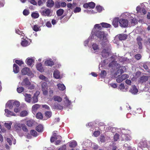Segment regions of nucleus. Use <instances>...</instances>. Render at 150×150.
<instances>
[{
  "label": "nucleus",
  "instance_id": "obj_51",
  "mask_svg": "<svg viewBox=\"0 0 150 150\" xmlns=\"http://www.w3.org/2000/svg\"><path fill=\"white\" fill-rule=\"evenodd\" d=\"M116 81L118 83H120L123 80V79H122L121 76L117 77L116 79Z\"/></svg>",
  "mask_w": 150,
  "mask_h": 150
},
{
  "label": "nucleus",
  "instance_id": "obj_32",
  "mask_svg": "<svg viewBox=\"0 0 150 150\" xmlns=\"http://www.w3.org/2000/svg\"><path fill=\"white\" fill-rule=\"evenodd\" d=\"M106 74L107 73L106 71L105 70H103L101 71L100 75L101 78H104L106 76Z\"/></svg>",
  "mask_w": 150,
  "mask_h": 150
},
{
  "label": "nucleus",
  "instance_id": "obj_42",
  "mask_svg": "<svg viewBox=\"0 0 150 150\" xmlns=\"http://www.w3.org/2000/svg\"><path fill=\"white\" fill-rule=\"evenodd\" d=\"M130 22L131 24H136L137 23L136 19L133 17H132L130 20Z\"/></svg>",
  "mask_w": 150,
  "mask_h": 150
},
{
  "label": "nucleus",
  "instance_id": "obj_48",
  "mask_svg": "<svg viewBox=\"0 0 150 150\" xmlns=\"http://www.w3.org/2000/svg\"><path fill=\"white\" fill-rule=\"evenodd\" d=\"M30 13L29 11L28 10L25 9L23 11V14L24 15L26 16L29 14Z\"/></svg>",
  "mask_w": 150,
  "mask_h": 150
},
{
  "label": "nucleus",
  "instance_id": "obj_36",
  "mask_svg": "<svg viewBox=\"0 0 150 150\" xmlns=\"http://www.w3.org/2000/svg\"><path fill=\"white\" fill-rule=\"evenodd\" d=\"M21 44L23 46L26 47L29 45V43L28 41L26 40H24L21 42Z\"/></svg>",
  "mask_w": 150,
  "mask_h": 150
},
{
  "label": "nucleus",
  "instance_id": "obj_44",
  "mask_svg": "<svg viewBox=\"0 0 150 150\" xmlns=\"http://www.w3.org/2000/svg\"><path fill=\"white\" fill-rule=\"evenodd\" d=\"M13 107L18 108L20 105V103L18 101H15L13 103Z\"/></svg>",
  "mask_w": 150,
  "mask_h": 150
},
{
  "label": "nucleus",
  "instance_id": "obj_29",
  "mask_svg": "<svg viewBox=\"0 0 150 150\" xmlns=\"http://www.w3.org/2000/svg\"><path fill=\"white\" fill-rule=\"evenodd\" d=\"M64 10L62 9H59L57 11V14L58 16H61L64 13Z\"/></svg>",
  "mask_w": 150,
  "mask_h": 150
},
{
  "label": "nucleus",
  "instance_id": "obj_25",
  "mask_svg": "<svg viewBox=\"0 0 150 150\" xmlns=\"http://www.w3.org/2000/svg\"><path fill=\"white\" fill-rule=\"evenodd\" d=\"M53 98L54 101H57L59 102H61L62 100V99L61 97L57 96H54Z\"/></svg>",
  "mask_w": 150,
  "mask_h": 150
},
{
  "label": "nucleus",
  "instance_id": "obj_26",
  "mask_svg": "<svg viewBox=\"0 0 150 150\" xmlns=\"http://www.w3.org/2000/svg\"><path fill=\"white\" fill-rule=\"evenodd\" d=\"M54 4V3L52 0H48L47 1V6L51 7L53 6Z\"/></svg>",
  "mask_w": 150,
  "mask_h": 150
},
{
  "label": "nucleus",
  "instance_id": "obj_28",
  "mask_svg": "<svg viewBox=\"0 0 150 150\" xmlns=\"http://www.w3.org/2000/svg\"><path fill=\"white\" fill-rule=\"evenodd\" d=\"M32 103H35L38 101V96L35 94H34L32 98Z\"/></svg>",
  "mask_w": 150,
  "mask_h": 150
},
{
  "label": "nucleus",
  "instance_id": "obj_60",
  "mask_svg": "<svg viewBox=\"0 0 150 150\" xmlns=\"http://www.w3.org/2000/svg\"><path fill=\"white\" fill-rule=\"evenodd\" d=\"M81 11V9L80 7H76L74 10V13L79 12Z\"/></svg>",
  "mask_w": 150,
  "mask_h": 150
},
{
  "label": "nucleus",
  "instance_id": "obj_3",
  "mask_svg": "<svg viewBox=\"0 0 150 150\" xmlns=\"http://www.w3.org/2000/svg\"><path fill=\"white\" fill-rule=\"evenodd\" d=\"M119 23L120 26L122 27H126L128 26V20L125 19H121L119 21Z\"/></svg>",
  "mask_w": 150,
  "mask_h": 150
},
{
  "label": "nucleus",
  "instance_id": "obj_59",
  "mask_svg": "<svg viewBox=\"0 0 150 150\" xmlns=\"http://www.w3.org/2000/svg\"><path fill=\"white\" fill-rule=\"evenodd\" d=\"M57 139V137H55L52 136L50 138V141L51 142L53 143L54 141Z\"/></svg>",
  "mask_w": 150,
  "mask_h": 150
},
{
  "label": "nucleus",
  "instance_id": "obj_20",
  "mask_svg": "<svg viewBox=\"0 0 150 150\" xmlns=\"http://www.w3.org/2000/svg\"><path fill=\"white\" fill-rule=\"evenodd\" d=\"M127 35L120 34L119 35L118 37L120 40H126L127 39Z\"/></svg>",
  "mask_w": 150,
  "mask_h": 150
},
{
  "label": "nucleus",
  "instance_id": "obj_52",
  "mask_svg": "<svg viewBox=\"0 0 150 150\" xmlns=\"http://www.w3.org/2000/svg\"><path fill=\"white\" fill-rule=\"evenodd\" d=\"M39 28L38 25H36L34 26L33 29L34 31L37 32L39 31Z\"/></svg>",
  "mask_w": 150,
  "mask_h": 150
},
{
  "label": "nucleus",
  "instance_id": "obj_23",
  "mask_svg": "<svg viewBox=\"0 0 150 150\" xmlns=\"http://www.w3.org/2000/svg\"><path fill=\"white\" fill-rule=\"evenodd\" d=\"M77 145L76 142L75 141H71L69 144V147L71 148H74Z\"/></svg>",
  "mask_w": 150,
  "mask_h": 150
},
{
  "label": "nucleus",
  "instance_id": "obj_12",
  "mask_svg": "<svg viewBox=\"0 0 150 150\" xmlns=\"http://www.w3.org/2000/svg\"><path fill=\"white\" fill-rule=\"evenodd\" d=\"M36 67L37 70L40 72H42L44 71V69L41 63H39L37 64L36 65Z\"/></svg>",
  "mask_w": 150,
  "mask_h": 150
},
{
  "label": "nucleus",
  "instance_id": "obj_16",
  "mask_svg": "<svg viewBox=\"0 0 150 150\" xmlns=\"http://www.w3.org/2000/svg\"><path fill=\"white\" fill-rule=\"evenodd\" d=\"M45 64L46 66L52 67L54 64L53 62L50 59L47 60L45 62Z\"/></svg>",
  "mask_w": 150,
  "mask_h": 150
},
{
  "label": "nucleus",
  "instance_id": "obj_7",
  "mask_svg": "<svg viewBox=\"0 0 150 150\" xmlns=\"http://www.w3.org/2000/svg\"><path fill=\"white\" fill-rule=\"evenodd\" d=\"M30 84V83L29 81L28 78H25L23 81L21 83V85L24 86H28Z\"/></svg>",
  "mask_w": 150,
  "mask_h": 150
},
{
  "label": "nucleus",
  "instance_id": "obj_61",
  "mask_svg": "<svg viewBox=\"0 0 150 150\" xmlns=\"http://www.w3.org/2000/svg\"><path fill=\"white\" fill-rule=\"evenodd\" d=\"M42 93L44 95L46 96L48 94V89L44 90H42Z\"/></svg>",
  "mask_w": 150,
  "mask_h": 150
},
{
  "label": "nucleus",
  "instance_id": "obj_13",
  "mask_svg": "<svg viewBox=\"0 0 150 150\" xmlns=\"http://www.w3.org/2000/svg\"><path fill=\"white\" fill-rule=\"evenodd\" d=\"M123 70L122 69H118L116 72L114 74V77L115 78H117L118 76H119L123 72Z\"/></svg>",
  "mask_w": 150,
  "mask_h": 150
},
{
  "label": "nucleus",
  "instance_id": "obj_56",
  "mask_svg": "<svg viewBox=\"0 0 150 150\" xmlns=\"http://www.w3.org/2000/svg\"><path fill=\"white\" fill-rule=\"evenodd\" d=\"M99 140L101 142H104L105 141V137L103 136H101L99 138Z\"/></svg>",
  "mask_w": 150,
  "mask_h": 150
},
{
  "label": "nucleus",
  "instance_id": "obj_30",
  "mask_svg": "<svg viewBox=\"0 0 150 150\" xmlns=\"http://www.w3.org/2000/svg\"><path fill=\"white\" fill-rule=\"evenodd\" d=\"M100 25L103 28H109L111 26L110 24L105 23H100Z\"/></svg>",
  "mask_w": 150,
  "mask_h": 150
},
{
  "label": "nucleus",
  "instance_id": "obj_46",
  "mask_svg": "<svg viewBox=\"0 0 150 150\" xmlns=\"http://www.w3.org/2000/svg\"><path fill=\"white\" fill-rule=\"evenodd\" d=\"M15 62L16 64H17L20 66H21L24 63L22 61L18 60H16Z\"/></svg>",
  "mask_w": 150,
  "mask_h": 150
},
{
  "label": "nucleus",
  "instance_id": "obj_40",
  "mask_svg": "<svg viewBox=\"0 0 150 150\" xmlns=\"http://www.w3.org/2000/svg\"><path fill=\"white\" fill-rule=\"evenodd\" d=\"M40 107V105L38 104H35L32 107V109L33 110H37Z\"/></svg>",
  "mask_w": 150,
  "mask_h": 150
},
{
  "label": "nucleus",
  "instance_id": "obj_8",
  "mask_svg": "<svg viewBox=\"0 0 150 150\" xmlns=\"http://www.w3.org/2000/svg\"><path fill=\"white\" fill-rule=\"evenodd\" d=\"M40 12L42 16H48L50 13V11L48 9H45L44 10L41 11Z\"/></svg>",
  "mask_w": 150,
  "mask_h": 150
},
{
  "label": "nucleus",
  "instance_id": "obj_1",
  "mask_svg": "<svg viewBox=\"0 0 150 150\" xmlns=\"http://www.w3.org/2000/svg\"><path fill=\"white\" fill-rule=\"evenodd\" d=\"M95 35L101 40H107V35L103 31H97L95 32Z\"/></svg>",
  "mask_w": 150,
  "mask_h": 150
},
{
  "label": "nucleus",
  "instance_id": "obj_21",
  "mask_svg": "<svg viewBox=\"0 0 150 150\" xmlns=\"http://www.w3.org/2000/svg\"><path fill=\"white\" fill-rule=\"evenodd\" d=\"M57 86L59 89L62 91H64L66 88L65 86L63 84L59 83Z\"/></svg>",
  "mask_w": 150,
  "mask_h": 150
},
{
  "label": "nucleus",
  "instance_id": "obj_33",
  "mask_svg": "<svg viewBox=\"0 0 150 150\" xmlns=\"http://www.w3.org/2000/svg\"><path fill=\"white\" fill-rule=\"evenodd\" d=\"M34 122L33 120H30L27 121V125L29 127H31L33 125Z\"/></svg>",
  "mask_w": 150,
  "mask_h": 150
},
{
  "label": "nucleus",
  "instance_id": "obj_49",
  "mask_svg": "<svg viewBox=\"0 0 150 150\" xmlns=\"http://www.w3.org/2000/svg\"><path fill=\"white\" fill-rule=\"evenodd\" d=\"M100 24H96L94 26V28L96 29L101 30L102 28L101 26L100 25Z\"/></svg>",
  "mask_w": 150,
  "mask_h": 150
},
{
  "label": "nucleus",
  "instance_id": "obj_53",
  "mask_svg": "<svg viewBox=\"0 0 150 150\" xmlns=\"http://www.w3.org/2000/svg\"><path fill=\"white\" fill-rule=\"evenodd\" d=\"M121 76H122V79H123V80L126 79L129 77V76L128 74H124Z\"/></svg>",
  "mask_w": 150,
  "mask_h": 150
},
{
  "label": "nucleus",
  "instance_id": "obj_15",
  "mask_svg": "<svg viewBox=\"0 0 150 150\" xmlns=\"http://www.w3.org/2000/svg\"><path fill=\"white\" fill-rule=\"evenodd\" d=\"M25 100L28 103H30L31 99V96L30 94H25L24 95Z\"/></svg>",
  "mask_w": 150,
  "mask_h": 150
},
{
  "label": "nucleus",
  "instance_id": "obj_27",
  "mask_svg": "<svg viewBox=\"0 0 150 150\" xmlns=\"http://www.w3.org/2000/svg\"><path fill=\"white\" fill-rule=\"evenodd\" d=\"M48 86L47 83L45 82H42L41 84L42 91L45 89H47Z\"/></svg>",
  "mask_w": 150,
  "mask_h": 150
},
{
  "label": "nucleus",
  "instance_id": "obj_62",
  "mask_svg": "<svg viewBox=\"0 0 150 150\" xmlns=\"http://www.w3.org/2000/svg\"><path fill=\"white\" fill-rule=\"evenodd\" d=\"M119 88L120 90H122L124 89L125 86L124 84L122 83H121L119 86Z\"/></svg>",
  "mask_w": 150,
  "mask_h": 150
},
{
  "label": "nucleus",
  "instance_id": "obj_37",
  "mask_svg": "<svg viewBox=\"0 0 150 150\" xmlns=\"http://www.w3.org/2000/svg\"><path fill=\"white\" fill-rule=\"evenodd\" d=\"M28 114L26 110L22 111L20 114V115L21 117H25Z\"/></svg>",
  "mask_w": 150,
  "mask_h": 150
},
{
  "label": "nucleus",
  "instance_id": "obj_10",
  "mask_svg": "<svg viewBox=\"0 0 150 150\" xmlns=\"http://www.w3.org/2000/svg\"><path fill=\"white\" fill-rule=\"evenodd\" d=\"M35 60L32 58H28L25 60V63L29 66H30L34 63Z\"/></svg>",
  "mask_w": 150,
  "mask_h": 150
},
{
  "label": "nucleus",
  "instance_id": "obj_9",
  "mask_svg": "<svg viewBox=\"0 0 150 150\" xmlns=\"http://www.w3.org/2000/svg\"><path fill=\"white\" fill-rule=\"evenodd\" d=\"M136 40L137 42V44L139 45V49H141L142 48V45L141 41H142L143 40L140 36H138L137 39Z\"/></svg>",
  "mask_w": 150,
  "mask_h": 150
},
{
  "label": "nucleus",
  "instance_id": "obj_41",
  "mask_svg": "<svg viewBox=\"0 0 150 150\" xmlns=\"http://www.w3.org/2000/svg\"><path fill=\"white\" fill-rule=\"evenodd\" d=\"M88 5H89V8H94L95 4L93 2H91L88 3Z\"/></svg>",
  "mask_w": 150,
  "mask_h": 150
},
{
  "label": "nucleus",
  "instance_id": "obj_38",
  "mask_svg": "<svg viewBox=\"0 0 150 150\" xmlns=\"http://www.w3.org/2000/svg\"><path fill=\"white\" fill-rule=\"evenodd\" d=\"M30 133L32 135L35 137H36L38 135L37 132L34 130H31Z\"/></svg>",
  "mask_w": 150,
  "mask_h": 150
},
{
  "label": "nucleus",
  "instance_id": "obj_57",
  "mask_svg": "<svg viewBox=\"0 0 150 150\" xmlns=\"http://www.w3.org/2000/svg\"><path fill=\"white\" fill-rule=\"evenodd\" d=\"M4 125L5 127L8 129H10L11 128V125L10 124L5 123Z\"/></svg>",
  "mask_w": 150,
  "mask_h": 150
},
{
  "label": "nucleus",
  "instance_id": "obj_4",
  "mask_svg": "<svg viewBox=\"0 0 150 150\" xmlns=\"http://www.w3.org/2000/svg\"><path fill=\"white\" fill-rule=\"evenodd\" d=\"M149 79V77L147 76L143 75L138 79V82L141 84L146 82Z\"/></svg>",
  "mask_w": 150,
  "mask_h": 150
},
{
  "label": "nucleus",
  "instance_id": "obj_45",
  "mask_svg": "<svg viewBox=\"0 0 150 150\" xmlns=\"http://www.w3.org/2000/svg\"><path fill=\"white\" fill-rule=\"evenodd\" d=\"M36 117L37 118L41 119L43 118V115L41 112H39L36 114Z\"/></svg>",
  "mask_w": 150,
  "mask_h": 150
},
{
  "label": "nucleus",
  "instance_id": "obj_39",
  "mask_svg": "<svg viewBox=\"0 0 150 150\" xmlns=\"http://www.w3.org/2000/svg\"><path fill=\"white\" fill-rule=\"evenodd\" d=\"M24 90V88L23 87H18L17 88V92L19 93H22L23 91Z\"/></svg>",
  "mask_w": 150,
  "mask_h": 150
},
{
  "label": "nucleus",
  "instance_id": "obj_64",
  "mask_svg": "<svg viewBox=\"0 0 150 150\" xmlns=\"http://www.w3.org/2000/svg\"><path fill=\"white\" fill-rule=\"evenodd\" d=\"M42 107L43 108H44L45 109H47V110H49L50 109V108L47 105H42Z\"/></svg>",
  "mask_w": 150,
  "mask_h": 150
},
{
  "label": "nucleus",
  "instance_id": "obj_54",
  "mask_svg": "<svg viewBox=\"0 0 150 150\" xmlns=\"http://www.w3.org/2000/svg\"><path fill=\"white\" fill-rule=\"evenodd\" d=\"M96 8L97 9V11L99 12H101L102 10V8L100 6H96Z\"/></svg>",
  "mask_w": 150,
  "mask_h": 150
},
{
  "label": "nucleus",
  "instance_id": "obj_11",
  "mask_svg": "<svg viewBox=\"0 0 150 150\" xmlns=\"http://www.w3.org/2000/svg\"><path fill=\"white\" fill-rule=\"evenodd\" d=\"M119 18H114L112 22V25L115 27H117L118 26V22H119Z\"/></svg>",
  "mask_w": 150,
  "mask_h": 150
},
{
  "label": "nucleus",
  "instance_id": "obj_19",
  "mask_svg": "<svg viewBox=\"0 0 150 150\" xmlns=\"http://www.w3.org/2000/svg\"><path fill=\"white\" fill-rule=\"evenodd\" d=\"M43 127L41 124H39L35 128L36 130L38 132H42L43 130Z\"/></svg>",
  "mask_w": 150,
  "mask_h": 150
},
{
  "label": "nucleus",
  "instance_id": "obj_5",
  "mask_svg": "<svg viewBox=\"0 0 150 150\" xmlns=\"http://www.w3.org/2000/svg\"><path fill=\"white\" fill-rule=\"evenodd\" d=\"M14 128L15 130L18 133L22 131V124H16Z\"/></svg>",
  "mask_w": 150,
  "mask_h": 150
},
{
  "label": "nucleus",
  "instance_id": "obj_14",
  "mask_svg": "<svg viewBox=\"0 0 150 150\" xmlns=\"http://www.w3.org/2000/svg\"><path fill=\"white\" fill-rule=\"evenodd\" d=\"M130 92L134 94L137 93L138 92V90L135 85L132 86L130 89Z\"/></svg>",
  "mask_w": 150,
  "mask_h": 150
},
{
  "label": "nucleus",
  "instance_id": "obj_6",
  "mask_svg": "<svg viewBox=\"0 0 150 150\" xmlns=\"http://www.w3.org/2000/svg\"><path fill=\"white\" fill-rule=\"evenodd\" d=\"M21 72L23 75H29L30 74V71L29 68L25 67L21 70Z\"/></svg>",
  "mask_w": 150,
  "mask_h": 150
},
{
  "label": "nucleus",
  "instance_id": "obj_17",
  "mask_svg": "<svg viewBox=\"0 0 150 150\" xmlns=\"http://www.w3.org/2000/svg\"><path fill=\"white\" fill-rule=\"evenodd\" d=\"M53 109L62 110L63 109V106L58 104H54L53 106Z\"/></svg>",
  "mask_w": 150,
  "mask_h": 150
},
{
  "label": "nucleus",
  "instance_id": "obj_63",
  "mask_svg": "<svg viewBox=\"0 0 150 150\" xmlns=\"http://www.w3.org/2000/svg\"><path fill=\"white\" fill-rule=\"evenodd\" d=\"M29 2H30V3L33 5H37V3L35 0H29Z\"/></svg>",
  "mask_w": 150,
  "mask_h": 150
},
{
  "label": "nucleus",
  "instance_id": "obj_24",
  "mask_svg": "<svg viewBox=\"0 0 150 150\" xmlns=\"http://www.w3.org/2000/svg\"><path fill=\"white\" fill-rule=\"evenodd\" d=\"M6 113L7 114V116H9V115L11 116H15L16 115L13 112H11L8 109H6L5 110Z\"/></svg>",
  "mask_w": 150,
  "mask_h": 150
},
{
  "label": "nucleus",
  "instance_id": "obj_50",
  "mask_svg": "<svg viewBox=\"0 0 150 150\" xmlns=\"http://www.w3.org/2000/svg\"><path fill=\"white\" fill-rule=\"evenodd\" d=\"M119 135L117 133L115 134L114 137V140L115 141H117L119 139Z\"/></svg>",
  "mask_w": 150,
  "mask_h": 150
},
{
  "label": "nucleus",
  "instance_id": "obj_31",
  "mask_svg": "<svg viewBox=\"0 0 150 150\" xmlns=\"http://www.w3.org/2000/svg\"><path fill=\"white\" fill-rule=\"evenodd\" d=\"M39 78L40 79L44 80L46 82L48 81L47 78L42 74H40L39 76Z\"/></svg>",
  "mask_w": 150,
  "mask_h": 150
},
{
  "label": "nucleus",
  "instance_id": "obj_47",
  "mask_svg": "<svg viewBox=\"0 0 150 150\" xmlns=\"http://www.w3.org/2000/svg\"><path fill=\"white\" fill-rule=\"evenodd\" d=\"M92 48L94 50H96L99 49L98 45L96 43H94L92 45Z\"/></svg>",
  "mask_w": 150,
  "mask_h": 150
},
{
  "label": "nucleus",
  "instance_id": "obj_58",
  "mask_svg": "<svg viewBox=\"0 0 150 150\" xmlns=\"http://www.w3.org/2000/svg\"><path fill=\"white\" fill-rule=\"evenodd\" d=\"M100 134V132L99 131H95L93 133V135L96 137H97Z\"/></svg>",
  "mask_w": 150,
  "mask_h": 150
},
{
  "label": "nucleus",
  "instance_id": "obj_35",
  "mask_svg": "<svg viewBox=\"0 0 150 150\" xmlns=\"http://www.w3.org/2000/svg\"><path fill=\"white\" fill-rule=\"evenodd\" d=\"M31 16L33 18H38L39 15L38 13L34 12L31 14Z\"/></svg>",
  "mask_w": 150,
  "mask_h": 150
},
{
  "label": "nucleus",
  "instance_id": "obj_22",
  "mask_svg": "<svg viewBox=\"0 0 150 150\" xmlns=\"http://www.w3.org/2000/svg\"><path fill=\"white\" fill-rule=\"evenodd\" d=\"M53 76L56 79H59L60 77L59 72L57 70L54 71L53 73Z\"/></svg>",
  "mask_w": 150,
  "mask_h": 150
},
{
  "label": "nucleus",
  "instance_id": "obj_18",
  "mask_svg": "<svg viewBox=\"0 0 150 150\" xmlns=\"http://www.w3.org/2000/svg\"><path fill=\"white\" fill-rule=\"evenodd\" d=\"M19 70V68L16 64H14L13 65V71L15 73H18Z\"/></svg>",
  "mask_w": 150,
  "mask_h": 150
},
{
  "label": "nucleus",
  "instance_id": "obj_34",
  "mask_svg": "<svg viewBox=\"0 0 150 150\" xmlns=\"http://www.w3.org/2000/svg\"><path fill=\"white\" fill-rule=\"evenodd\" d=\"M52 112L50 111H46L45 113V115L47 118H50L52 116Z\"/></svg>",
  "mask_w": 150,
  "mask_h": 150
},
{
  "label": "nucleus",
  "instance_id": "obj_55",
  "mask_svg": "<svg viewBox=\"0 0 150 150\" xmlns=\"http://www.w3.org/2000/svg\"><path fill=\"white\" fill-rule=\"evenodd\" d=\"M134 57L137 60H139L141 58L142 56L140 54H137L135 55Z\"/></svg>",
  "mask_w": 150,
  "mask_h": 150
},
{
  "label": "nucleus",
  "instance_id": "obj_43",
  "mask_svg": "<svg viewBox=\"0 0 150 150\" xmlns=\"http://www.w3.org/2000/svg\"><path fill=\"white\" fill-rule=\"evenodd\" d=\"M22 129L25 132H27L28 131V129L26 125L24 124H22Z\"/></svg>",
  "mask_w": 150,
  "mask_h": 150
},
{
  "label": "nucleus",
  "instance_id": "obj_2",
  "mask_svg": "<svg viewBox=\"0 0 150 150\" xmlns=\"http://www.w3.org/2000/svg\"><path fill=\"white\" fill-rule=\"evenodd\" d=\"M110 47V45L109 44L107 45L106 47L107 49H103L101 52V55L103 57L107 58L109 56L110 53L109 49Z\"/></svg>",
  "mask_w": 150,
  "mask_h": 150
}]
</instances>
